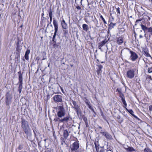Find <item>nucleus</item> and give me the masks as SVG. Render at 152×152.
I'll return each mask as SVG.
<instances>
[{"instance_id": "obj_1", "label": "nucleus", "mask_w": 152, "mask_h": 152, "mask_svg": "<svg viewBox=\"0 0 152 152\" xmlns=\"http://www.w3.org/2000/svg\"><path fill=\"white\" fill-rule=\"evenodd\" d=\"M66 113V110L63 105H60L58 107V111L57 112V115L58 118H55L54 121L55 122L58 121L59 123H61L60 122L59 118L64 117Z\"/></svg>"}, {"instance_id": "obj_2", "label": "nucleus", "mask_w": 152, "mask_h": 152, "mask_svg": "<svg viewBox=\"0 0 152 152\" xmlns=\"http://www.w3.org/2000/svg\"><path fill=\"white\" fill-rule=\"evenodd\" d=\"M21 127L25 134L28 135L30 133L31 129L28 122L24 118L21 119Z\"/></svg>"}, {"instance_id": "obj_3", "label": "nucleus", "mask_w": 152, "mask_h": 152, "mask_svg": "<svg viewBox=\"0 0 152 152\" xmlns=\"http://www.w3.org/2000/svg\"><path fill=\"white\" fill-rule=\"evenodd\" d=\"M72 118L70 115L64 117L59 120L60 122L65 124L67 127H69L72 125Z\"/></svg>"}, {"instance_id": "obj_4", "label": "nucleus", "mask_w": 152, "mask_h": 152, "mask_svg": "<svg viewBox=\"0 0 152 152\" xmlns=\"http://www.w3.org/2000/svg\"><path fill=\"white\" fill-rule=\"evenodd\" d=\"M116 91L118 93L119 96L121 98V100L124 105L123 107L126 109V108H127V104L125 101L124 94L122 93L121 89V88H118L116 90Z\"/></svg>"}, {"instance_id": "obj_5", "label": "nucleus", "mask_w": 152, "mask_h": 152, "mask_svg": "<svg viewBox=\"0 0 152 152\" xmlns=\"http://www.w3.org/2000/svg\"><path fill=\"white\" fill-rule=\"evenodd\" d=\"M18 74L19 80L18 84H19L18 90L19 93L20 94L21 92L22 89L23 88V76L20 71L18 72Z\"/></svg>"}, {"instance_id": "obj_6", "label": "nucleus", "mask_w": 152, "mask_h": 152, "mask_svg": "<svg viewBox=\"0 0 152 152\" xmlns=\"http://www.w3.org/2000/svg\"><path fill=\"white\" fill-rule=\"evenodd\" d=\"M79 142L77 140L74 142L70 146L72 152L76 151L79 148Z\"/></svg>"}, {"instance_id": "obj_7", "label": "nucleus", "mask_w": 152, "mask_h": 152, "mask_svg": "<svg viewBox=\"0 0 152 152\" xmlns=\"http://www.w3.org/2000/svg\"><path fill=\"white\" fill-rule=\"evenodd\" d=\"M12 97L9 92L7 93L6 94L5 104L7 106H9L12 103Z\"/></svg>"}, {"instance_id": "obj_8", "label": "nucleus", "mask_w": 152, "mask_h": 152, "mask_svg": "<svg viewBox=\"0 0 152 152\" xmlns=\"http://www.w3.org/2000/svg\"><path fill=\"white\" fill-rule=\"evenodd\" d=\"M53 24L54 27V33L52 39L53 40L56 39V37L57 35L58 29V24L56 20L55 19H53Z\"/></svg>"}, {"instance_id": "obj_9", "label": "nucleus", "mask_w": 152, "mask_h": 152, "mask_svg": "<svg viewBox=\"0 0 152 152\" xmlns=\"http://www.w3.org/2000/svg\"><path fill=\"white\" fill-rule=\"evenodd\" d=\"M135 72L133 69H130L126 72V76L128 78L132 79L134 76Z\"/></svg>"}, {"instance_id": "obj_10", "label": "nucleus", "mask_w": 152, "mask_h": 152, "mask_svg": "<svg viewBox=\"0 0 152 152\" xmlns=\"http://www.w3.org/2000/svg\"><path fill=\"white\" fill-rule=\"evenodd\" d=\"M129 53L130 54V58L132 61H135L138 58V56L134 52L131 50L130 49H129Z\"/></svg>"}, {"instance_id": "obj_11", "label": "nucleus", "mask_w": 152, "mask_h": 152, "mask_svg": "<svg viewBox=\"0 0 152 152\" xmlns=\"http://www.w3.org/2000/svg\"><path fill=\"white\" fill-rule=\"evenodd\" d=\"M62 96L59 95H55L53 97V100L55 102H63Z\"/></svg>"}, {"instance_id": "obj_12", "label": "nucleus", "mask_w": 152, "mask_h": 152, "mask_svg": "<svg viewBox=\"0 0 152 152\" xmlns=\"http://www.w3.org/2000/svg\"><path fill=\"white\" fill-rule=\"evenodd\" d=\"M100 133L107 140H110L113 139L112 136L107 132H101Z\"/></svg>"}, {"instance_id": "obj_13", "label": "nucleus", "mask_w": 152, "mask_h": 152, "mask_svg": "<svg viewBox=\"0 0 152 152\" xmlns=\"http://www.w3.org/2000/svg\"><path fill=\"white\" fill-rule=\"evenodd\" d=\"M109 40V39L107 40V38H105V39L102 42L99 43L98 44V47L100 49H101L102 47L104 46L106 43L108 42Z\"/></svg>"}, {"instance_id": "obj_14", "label": "nucleus", "mask_w": 152, "mask_h": 152, "mask_svg": "<svg viewBox=\"0 0 152 152\" xmlns=\"http://www.w3.org/2000/svg\"><path fill=\"white\" fill-rule=\"evenodd\" d=\"M72 104H73L74 106V107H73V108L75 109L76 112L77 113H78L79 112V111L80 110V106H79L77 104L76 102L75 101L72 100Z\"/></svg>"}, {"instance_id": "obj_15", "label": "nucleus", "mask_w": 152, "mask_h": 152, "mask_svg": "<svg viewBox=\"0 0 152 152\" xmlns=\"http://www.w3.org/2000/svg\"><path fill=\"white\" fill-rule=\"evenodd\" d=\"M116 42L118 45H122L124 42V37H122L116 38Z\"/></svg>"}, {"instance_id": "obj_16", "label": "nucleus", "mask_w": 152, "mask_h": 152, "mask_svg": "<svg viewBox=\"0 0 152 152\" xmlns=\"http://www.w3.org/2000/svg\"><path fill=\"white\" fill-rule=\"evenodd\" d=\"M97 67L96 68V72L98 75H99L100 74H101L102 72V69L103 67V66L101 65H96Z\"/></svg>"}, {"instance_id": "obj_17", "label": "nucleus", "mask_w": 152, "mask_h": 152, "mask_svg": "<svg viewBox=\"0 0 152 152\" xmlns=\"http://www.w3.org/2000/svg\"><path fill=\"white\" fill-rule=\"evenodd\" d=\"M85 99H86V100L85 101V102L86 103V104L88 106V108L93 112L95 113V112L94 111V109L91 105L90 103L88 101V100L86 98H85Z\"/></svg>"}, {"instance_id": "obj_18", "label": "nucleus", "mask_w": 152, "mask_h": 152, "mask_svg": "<svg viewBox=\"0 0 152 152\" xmlns=\"http://www.w3.org/2000/svg\"><path fill=\"white\" fill-rule=\"evenodd\" d=\"M61 26L63 29H66L67 28V24L64 19H63L61 23Z\"/></svg>"}, {"instance_id": "obj_19", "label": "nucleus", "mask_w": 152, "mask_h": 152, "mask_svg": "<svg viewBox=\"0 0 152 152\" xmlns=\"http://www.w3.org/2000/svg\"><path fill=\"white\" fill-rule=\"evenodd\" d=\"M143 54L147 57H151V55L149 53L148 49L146 48H144L142 50Z\"/></svg>"}, {"instance_id": "obj_20", "label": "nucleus", "mask_w": 152, "mask_h": 152, "mask_svg": "<svg viewBox=\"0 0 152 152\" xmlns=\"http://www.w3.org/2000/svg\"><path fill=\"white\" fill-rule=\"evenodd\" d=\"M69 133L67 129L64 130L63 132V135L64 138L67 139L69 136Z\"/></svg>"}, {"instance_id": "obj_21", "label": "nucleus", "mask_w": 152, "mask_h": 152, "mask_svg": "<svg viewBox=\"0 0 152 152\" xmlns=\"http://www.w3.org/2000/svg\"><path fill=\"white\" fill-rule=\"evenodd\" d=\"M116 25V23H113L112 22L110 23V24L108 25V30L109 32L111 30L114 28V26Z\"/></svg>"}, {"instance_id": "obj_22", "label": "nucleus", "mask_w": 152, "mask_h": 152, "mask_svg": "<svg viewBox=\"0 0 152 152\" xmlns=\"http://www.w3.org/2000/svg\"><path fill=\"white\" fill-rule=\"evenodd\" d=\"M126 110L129 112L136 119H138V118L137 116L134 114V112L132 109L128 110L127 108H126Z\"/></svg>"}, {"instance_id": "obj_23", "label": "nucleus", "mask_w": 152, "mask_h": 152, "mask_svg": "<svg viewBox=\"0 0 152 152\" xmlns=\"http://www.w3.org/2000/svg\"><path fill=\"white\" fill-rule=\"evenodd\" d=\"M52 9L51 8H50L49 10V15L50 17V23H48V24L47 26H49V24L50 23L52 22Z\"/></svg>"}, {"instance_id": "obj_24", "label": "nucleus", "mask_w": 152, "mask_h": 152, "mask_svg": "<svg viewBox=\"0 0 152 152\" xmlns=\"http://www.w3.org/2000/svg\"><path fill=\"white\" fill-rule=\"evenodd\" d=\"M94 143L97 152H104V150L103 149L100 150V151H99V145H98V144L96 142H95Z\"/></svg>"}, {"instance_id": "obj_25", "label": "nucleus", "mask_w": 152, "mask_h": 152, "mask_svg": "<svg viewBox=\"0 0 152 152\" xmlns=\"http://www.w3.org/2000/svg\"><path fill=\"white\" fill-rule=\"evenodd\" d=\"M82 27L83 30L86 31L87 32L89 29L88 25L86 24H83Z\"/></svg>"}, {"instance_id": "obj_26", "label": "nucleus", "mask_w": 152, "mask_h": 152, "mask_svg": "<svg viewBox=\"0 0 152 152\" xmlns=\"http://www.w3.org/2000/svg\"><path fill=\"white\" fill-rule=\"evenodd\" d=\"M125 149L127 151L130 152L135 151V149L132 147H128V148H125Z\"/></svg>"}, {"instance_id": "obj_27", "label": "nucleus", "mask_w": 152, "mask_h": 152, "mask_svg": "<svg viewBox=\"0 0 152 152\" xmlns=\"http://www.w3.org/2000/svg\"><path fill=\"white\" fill-rule=\"evenodd\" d=\"M144 152H152V150L148 147L145 148L143 150Z\"/></svg>"}, {"instance_id": "obj_28", "label": "nucleus", "mask_w": 152, "mask_h": 152, "mask_svg": "<svg viewBox=\"0 0 152 152\" xmlns=\"http://www.w3.org/2000/svg\"><path fill=\"white\" fill-rule=\"evenodd\" d=\"M99 15L100 16V18L102 20L104 23V24H107V23L102 15L100 13H99Z\"/></svg>"}, {"instance_id": "obj_29", "label": "nucleus", "mask_w": 152, "mask_h": 152, "mask_svg": "<svg viewBox=\"0 0 152 152\" xmlns=\"http://www.w3.org/2000/svg\"><path fill=\"white\" fill-rule=\"evenodd\" d=\"M140 26L141 27L142 29L144 31H146L148 28L146 26H144V25L141 24H140Z\"/></svg>"}, {"instance_id": "obj_30", "label": "nucleus", "mask_w": 152, "mask_h": 152, "mask_svg": "<svg viewBox=\"0 0 152 152\" xmlns=\"http://www.w3.org/2000/svg\"><path fill=\"white\" fill-rule=\"evenodd\" d=\"M115 9L118 15H120V8L119 7H115Z\"/></svg>"}, {"instance_id": "obj_31", "label": "nucleus", "mask_w": 152, "mask_h": 152, "mask_svg": "<svg viewBox=\"0 0 152 152\" xmlns=\"http://www.w3.org/2000/svg\"><path fill=\"white\" fill-rule=\"evenodd\" d=\"M96 26H98V21L97 19L95 17L94 20H93Z\"/></svg>"}, {"instance_id": "obj_32", "label": "nucleus", "mask_w": 152, "mask_h": 152, "mask_svg": "<svg viewBox=\"0 0 152 152\" xmlns=\"http://www.w3.org/2000/svg\"><path fill=\"white\" fill-rule=\"evenodd\" d=\"M82 118L85 123L88 122L87 118L84 115H83Z\"/></svg>"}, {"instance_id": "obj_33", "label": "nucleus", "mask_w": 152, "mask_h": 152, "mask_svg": "<svg viewBox=\"0 0 152 152\" xmlns=\"http://www.w3.org/2000/svg\"><path fill=\"white\" fill-rule=\"evenodd\" d=\"M75 7H76V9L77 10L76 11H78L79 10H81V8L79 6H78V5L76 6H75Z\"/></svg>"}, {"instance_id": "obj_34", "label": "nucleus", "mask_w": 152, "mask_h": 152, "mask_svg": "<svg viewBox=\"0 0 152 152\" xmlns=\"http://www.w3.org/2000/svg\"><path fill=\"white\" fill-rule=\"evenodd\" d=\"M142 20V19L137 20L136 21V22L135 23V25H137V24H138V23H139V22L140 21Z\"/></svg>"}, {"instance_id": "obj_35", "label": "nucleus", "mask_w": 152, "mask_h": 152, "mask_svg": "<svg viewBox=\"0 0 152 152\" xmlns=\"http://www.w3.org/2000/svg\"><path fill=\"white\" fill-rule=\"evenodd\" d=\"M148 32H149L152 33V27H150L148 28L147 29Z\"/></svg>"}, {"instance_id": "obj_36", "label": "nucleus", "mask_w": 152, "mask_h": 152, "mask_svg": "<svg viewBox=\"0 0 152 152\" xmlns=\"http://www.w3.org/2000/svg\"><path fill=\"white\" fill-rule=\"evenodd\" d=\"M30 51L29 50L27 49L26 52L25 54L28 55L30 53Z\"/></svg>"}, {"instance_id": "obj_37", "label": "nucleus", "mask_w": 152, "mask_h": 152, "mask_svg": "<svg viewBox=\"0 0 152 152\" xmlns=\"http://www.w3.org/2000/svg\"><path fill=\"white\" fill-rule=\"evenodd\" d=\"M20 46H17L16 48V51L19 53H20L21 49H19Z\"/></svg>"}, {"instance_id": "obj_38", "label": "nucleus", "mask_w": 152, "mask_h": 152, "mask_svg": "<svg viewBox=\"0 0 152 152\" xmlns=\"http://www.w3.org/2000/svg\"><path fill=\"white\" fill-rule=\"evenodd\" d=\"M148 72L149 73H151L152 72V67H150L148 68Z\"/></svg>"}, {"instance_id": "obj_39", "label": "nucleus", "mask_w": 152, "mask_h": 152, "mask_svg": "<svg viewBox=\"0 0 152 152\" xmlns=\"http://www.w3.org/2000/svg\"><path fill=\"white\" fill-rule=\"evenodd\" d=\"M24 57H25V59L27 60H28L29 59V57H28V55H27L25 54Z\"/></svg>"}, {"instance_id": "obj_40", "label": "nucleus", "mask_w": 152, "mask_h": 152, "mask_svg": "<svg viewBox=\"0 0 152 152\" xmlns=\"http://www.w3.org/2000/svg\"><path fill=\"white\" fill-rule=\"evenodd\" d=\"M22 148L23 147L22 145H20L18 147V149L19 150H21Z\"/></svg>"}, {"instance_id": "obj_41", "label": "nucleus", "mask_w": 152, "mask_h": 152, "mask_svg": "<svg viewBox=\"0 0 152 152\" xmlns=\"http://www.w3.org/2000/svg\"><path fill=\"white\" fill-rule=\"evenodd\" d=\"M45 152H53V151H52L51 149H49L48 148L45 151Z\"/></svg>"}, {"instance_id": "obj_42", "label": "nucleus", "mask_w": 152, "mask_h": 152, "mask_svg": "<svg viewBox=\"0 0 152 152\" xmlns=\"http://www.w3.org/2000/svg\"><path fill=\"white\" fill-rule=\"evenodd\" d=\"M149 110L150 111H152V105H150L149 106Z\"/></svg>"}, {"instance_id": "obj_43", "label": "nucleus", "mask_w": 152, "mask_h": 152, "mask_svg": "<svg viewBox=\"0 0 152 152\" xmlns=\"http://www.w3.org/2000/svg\"><path fill=\"white\" fill-rule=\"evenodd\" d=\"M44 12H43L41 14V16H42V17H43L42 18V20H43L44 19H45V17H43V16H44Z\"/></svg>"}, {"instance_id": "obj_44", "label": "nucleus", "mask_w": 152, "mask_h": 152, "mask_svg": "<svg viewBox=\"0 0 152 152\" xmlns=\"http://www.w3.org/2000/svg\"><path fill=\"white\" fill-rule=\"evenodd\" d=\"M52 44L53 46V47L54 48H55L56 46H58V45H57L56 43H52Z\"/></svg>"}, {"instance_id": "obj_45", "label": "nucleus", "mask_w": 152, "mask_h": 152, "mask_svg": "<svg viewBox=\"0 0 152 152\" xmlns=\"http://www.w3.org/2000/svg\"><path fill=\"white\" fill-rule=\"evenodd\" d=\"M40 59V58L39 56L37 57L36 58V60L37 61V62H38V61Z\"/></svg>"}, {"instance_id": "obj_46", "label": "nucleus", "mask_w": 152, "mask_h": 152, "mask_svg": "<svg viewBox=\"0 0 152 152\" xmlns=\"http://www.w3.org/2000/svg\"><path fill=\"white\" fill-rule=\"evenodd\" d=\"M84 20L87 23H89V21L86 18H85Z\"/></svg>"}, {"instance_id": "obj_47", "label": "nucleus", "mask_w": 152, "mask_h": 152, "mask_svg": "<svg viewBox=\"0 0 152 152\" xmlns=\"http://www.w3.org/2000/svg\"><path fill=\"white\" fill-rule=\"evenodd\" d=\"M19 42H20V40H19V39H18V41L17 42V46H19Z\"/></svg>"}, {"instance_id": "obj_48", "label": "nucleus", "mask_w": 152, "mask_h": 152, "mask_svg": "<svg viewBox=\"0 0 152 152\" xmlns=\"http://www.w3.org/2000/svg\"><path fill=\"white\" fill-rule=\"evenodd\" d=\"M56 39H54L53 40V39H52V41L53 42L52 43H56Z\"/></svg>"}, {"instance_id": "obj_49", "label": "nucleus", "mask_w": 152, "mask_h": 152, "mask_svg": "<svg viewBox=\"0 0 152 152\" xmlns=\"http://www.w3.org/2000/svg\"><path fill=\"white\" fill-rule=\"evenodd\" d=\"M148 79H149L150 80H152V78L151 77V76L150 75L148 76Z\"/></svg>"}, {"instance_id": "obj_50", "label": "nucleus", "mask_w": 152, "mask_h": 152, "mask_svg": "<svg viewBox=\"0 0 152 152\" xmlns=\"http://www.w3.org/2000/svg\"><path fill=\"white\" fill-rule=\"evenodd\" d=\"M96 63L97 64H99V63L100 62H99V59H96Z\"/></svg>"}, {"instance_id": "obj_51", "label": "nucleus", "mask_w": 152, "mask_h": 152, "mask_svg": "<svg viewBox=\"0 0 152 152\" xmlns=\"http://www.w3.org/2000/svg\"><path fill=\"white\" fill-rule=\"evenodd\" d=\"M85 124L86 125V126L87 127H88V122H86L85 123Z\"/></svg>"}, {"instance_id": "obj_52", "label": "nucleus", "mask_w": 152, "mask_h": 152, "mask_svg": "<svg viewBox=\"0 0 152 152\" xmlns=\"http://www.w3.org/2000/svg\"><path fill=\"white\" fill-rule=\"evenodd\" d=\"M94 7L92 5L90 7H89V9L90 10H91V9H93V8Z\"/></svg>"}, {"instance_id": "obj_53", "label": "nucleus", "mask_w": 152, "mask_h": 152, "mask_svg": "<svg viewBox=\"0 0 152 152\" xmlns=\"http://www.w3.org/2000/svg\"><path fill=\"white\" fill-rule=\"evenodd\" d=\"M60 88H61V90L62 91V92L63 93H64L63 91V90L62 88L61 87V86H60Z\"/></svg>"}, {"instance_id": "obj_54", "label": "nucleus", "mask_w": 152, "mask_h": 152, "mask_svg": "<svg viewBox=\"0 0 152 152\" xmlns=\"http://www.w3.org/2000/svg\"><path fill=\"white\" fill-rule=\"evenodd\" d=\"M23 26V25L22 24L20 26V28H22Z\"/></svg>"}, {"instance_id": "obj_55", "label": "nucleus", "mask_w": 152, "mask_h": 152, "mask_svg": "<svg viewBox=\"0 0 152 152\" xmlns=\"http://www.w3.org/2000/svg\"><path fill=\"white\" fill-rule=\"evenodd\" d=\"M83 0H81L80 1V3L81 4H82V2Z\"/></svg>"}, {"instance_id": "obj_56", "label": "nucleus", "mask_w": 152, "mask_h": 152, "mask_svg": "<svg viewBox=\"0 0 152 152\" xmlns=\"http://www.w3.org/2000/svg\"><path fill=\"white\" fill-rule=\"evenodd\" d=\"M70 66L71 67H72L73 66V65H70Z\"/></svg>"}, {"instance_id": "obj_57", "label": "nucleus", "mask_w": 152, "mask_h": 152, "mask_svg": "<svg viewBox=\"0 0 152 152\" xmlns=\"http://www.w3.org/2000/svg\"><path fill=\"white\" fill-rule=\"evenodd\" d=\"M111 151V150H107V151Z\"/></svg>"}, {"instance_id": "obj_58", "label": "nucleus", "mask_w": 152, "mask_h": 152, "mask_svg": "<svg viewBox=\"0 0 152 152\" xmlns=\"http://www.w3.org/2000/svg\"><path fill=\"white\" fill-rule=\"evenodd\" d=\"M104 62L102 61V62H101V63H103Z\"/></svg>"}, {"instance_id": "obj_59", "label": "nucleus", "mask_w": 152, "mask_h": 152, "mask_svg": "<svg viewBox=\"0 0 152 152\" xmlns=\"http://www.w3.org/2000/svg\"><path fill=\"white\" fill-rule=\"evenodd\" d=\"M120 118V116H119V117H117V118Z\"/></svg>"}, {"instance_id": "obj_60", "label": "nucleus", "mask_w": 152, "mask_h": 152, "mask_svg": "<svg viewBox=\"0 0 152 152\" xmlns=\"http://www.w3.org/2000/svg\"><path fill=\"white\" fill-rule=\"evenodd\" d=\"M48 97H49V95H48V96H47V97H48Z\"/></svg>"}, {"instance_id": "obj_61", "label": "nucleus", "mask_w": 152, "mask_h": 152, "mask_svg": "<svg viewBox=\"0 0 152 152\" xmlns=\"http://www.w3.org/2000/svg\"><path fill=\"white\" fill-rule=\"evenodd\" d=\"M151 3H152V0H151Z\"/></svg>"}, {"instance_id": "obj_62", "label": "nucleus", "mask_w": 152, "mask_h": 152, "mask_svg": "<svg viewBox=\"0 0 152 152\" xmlns=\"http://www.w3.org/2000/svg\"><path fill=\"white\" fill-rule=\"evenodd\" d=\"M99 128H102V127H99Z\"/></svg>"}, {"instance_id": "obj_63", "label": "nucleus", "mask_w": 152, "mask_h": 152, "mask_svg": "<svg viewBox=\"0 0 152 152\" xmlns=\"http://www.w3.org/2000/svg\"><path fill=\"white\" fill-rule=\"evenodd\" d=\"M141 37V35H140V37Z\"/></svg>"}, {"instance_id": "obj_64", "label": "nucleus", "mask_w": 152, "mask_h": 152, "mask_svg": "<svg viewBox=\"0 0 152 152\" xmlns=\"http://www.w3.org/2000/svg\"><path fill=\"white\" fill-rule=\"evenodd\" d=\"M88 5H89V3H88Z\"/></svg>"}]
</instances>
